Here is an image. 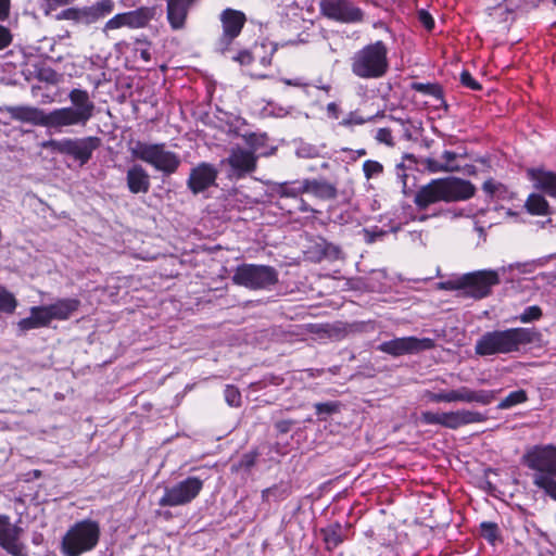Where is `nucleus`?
I'll list each match as a JSON object with an SVG mask.
<instances>
[{
	"mask_svg": "<svg viewBox=\"0 0 556 556\" xmlns=\"http://www.w3.org/2000/svg\"><path fill=\"white\" fill-rule=\"evenodd\" d=\"M101 138L97 136H88L85 138H64L62 140L51 139L42 146L53 152L68 155L80 165H85L92 157L93 151L101 147Z\"/></svg>",
	"mask_w": 556,
	"mask_h": 556,
	"instance_id": "1a4fd4ad",
	"label": "nucleus"
},
{
	"mask_svg": "<svg viewBox=\"0 0 556 556\" xmlns=\"http://www.w3.org/2000/svg\"><path fill=\"white\" fill-rule=\"evenodd\" d=\"M480 535L489 543L494 544L500 539V528L496 522L482 521L480 523Z\"/></svg>",
	"mask_w": 556,
	"mask_h": 556,
	"instance_id": "c9c22d12",
	"label": "nucleus"
},
{
	"mask_svg": "<svg viewBox=\"0 0 556 556\" xmlns=\"http://www.w3.org/2000/svg\"><path fill=\"white\" fill-rule=\"evenodd\" d=\"M257 46H254V49H241L238 52H233V50L228 53L226 56L231 59L233 62L239 63L240 65H250L254 62L255 59V50Z\"/></svg>",
	"mask_w": 556,
	"mask_h": 556,
	"instance_id": "4c0bfd02",
	"label": "nucleus"
},
{
	"mask_svg": "<svg viewBox=\"0 0 556 556\" xmlns=\"http://www.w3.org/2000/svg\"><path fill=\"white\" fill-rule=\"evenodd\" d=\"M498 392L500 390H472L467 387H460L456 390L442 391L439 393L427 390L424 396L432 403L465 402L490 405L494 402Z\"/></svg>",
	"mask_w": 556,
	"mask_h": 556,
	"instance_id": "9b49d317",
	"label": "nucleus"
},
{
	"mask_svg": "<svg viewBox=\"0 0 556 556\" xmlns=\"http://www.w3.org/2000/svg\"><path fill=\"white\" fill-rule=\"evenodd\" d=\"M303 190L321 201H332L338 198L337 182L326 178H305L303 179Z\"/></svg>",
	"mask_w": 556,
	"mask_h": 556,
	"instance_id": "aec40b11",
	"label": "nucleus"
},
{
	"mask_svg": "<svg viewBox=\"0 0 556 556\" xmlns=\"http://www.w3.org/2000/svg\"><path fill=\"white\" fill-rule=\"evenodd\" d=\"M135 51L139 52L140 58L143 61L149 62L151 60V53H150L149 48H136Z\"/></svg>",
	"mask_w": 556,
	"mask_h": 556,
	"instance_id": "69168bd1",
	"label": "nucleus"
},
{
	"mask_svg": "<svg viewBox=\"0 0 556 556\" xmlns=\"http://www.w3.org/2000/svg\"><path fill=\"white\" fill-rule=\"evenodd\" d=\"M217 174L212 164L201 163L191 168L187 186L193 194H199L215 184Z\"/></svg>",
	"mask_w": 556,
	"mask_h": 556,
	"instance_id": "6ab92c4d",
	"label": "nucleus"
},
{
	"mask_svg": "<svg viewBox=\"0 0 556 556\" xmlns=\"http://www.w3.org/2000/svg\"><path fill=\"white\" fill-rule=\"evenodd\" d=\"M226 403L231 407H240L242 405V396L240 390L233 384H227L224 390Z\"/></svg>",
	"mask_w": 556,
	"mask_h": 556,
	"instance_id": "ea45409f",
	"label": "nucleus"
},
{
	"mask_svg": "<svg viewBox=\"0 0 556 556\" xmlns=\"http://www.w3.org/2000/svg\"><path fill=\"white\" fill-rule=\"evenodd\" d=\"M457 159V154L453 151L445 150L442 153V163L447 164L451 167V172H455L459 169V166L455 163Z\"/></svg>",
	"mask_w": 556,
	"mask_h": 556,
	"instance_id": "13d9d810",
	"label": "nucleus"
},
{
	"mask_svg": "<svg viewBox=\"0 0 556 556\" xmlns=\"http://www.w3.org/2000/svg\"><path fill=\"white\" fill-rule=\"evenodd\" d=\"M389 70L388 47L382 40L364 46L351 58L352 73L363 79H378Z\"/></svg>",
	"mask_w": 556,
	"mask_h": 556,
	"instance_id": "39448f33",
	"label": "nucleus"
},
{
	"mask_svg": "<svg viewBox=\"0 0 556 556\" xmlns=\"http://www.w3.org/2000/svg\"><path fill=\"white\" fill-rule=\"evenodd\" d=\"M526 208L531 215L543 216L549 214V204L539 193H531L526 201Z\"/></svg>",
	"mask_w": 556,
	"mask_h": 556,
	"instance_id": "2f4dec72",
	"label": "nucleus"
},
{
	"mask_svg": "<svg viewBox=\"0 0 556 556\" xmlns=\"http://www.w3.org/2000/svg\"><path fill=\"white\" fill-rule=\"evenodd\" d=\"M124 26H127L125 12L118 13L114 15L112 18H110L104 25V30L117 29Z\"/></svg>",
	"mask_w": 556,
	"mask_h": 556,
	"instance_id": "8fccbe9b",
	"label": "nucleus"
},
{
	"mask_svg": "<svg viewBox=\"0 0 556 556\" xmlns=\"http://www.w3.org/2000/svg\"><path fill=\"white\" fill-rule=\"evenodd\" d=\"M195 0H167V21L175 30L184 27L188 12Z\"/></svg>",
	"mask_w": 556,
	"mask_h": 556,
	"instance_id": "5701e85b",
	"label": "nucleus"
},
{
	"mask_svg": "<svg viewBox=\"0 0 556 556\" xmlns=\"http://www.w3.org/2000/svg\"><path fill=\"white\" fill-rule=\"evenodd\" d=\"M291 494V485L289 482H279L262 491L263 502H281Z\"/></svg>",
	"mask_w": 556,
	"mask_h": 556,
	"instance_id": "c756f323",
	"label": "nucleus"
},
{
	"mask_svg": "<svg viewBox=\"0 0 556 556\" xmlns=\"http://www.w3.org/2000/svg\"><path fill=\"white\" fill-rule=\"evenodd\" d=\"M432 348H434V341L430 338L403 337L382 342L378 345V351L399 357L431 350Z\"/></svg>",
	"mask_w": 556,
	"mask_h": 556,
	"instance_id": "f3484780",
	"label": "nucleus"
},
{
	"mask_svg": "<svg viewBox=\"0 0 556 556\" xmlns=\"http://www.w3.org/2000/svg\"><path fill=\"white\" fill-rule=\"evenodd\" d=\"M498 392L500 390H472L467 387H460L456 390L442 391L439 393L427 390L424 396L432 403L465 402L490 405L494 402Z\"/></svg>",
	"mask_w": 556,
	"mask_h": 556,
	"instance_id": "f8f14e48",
	"label": "nucleus"
},
{
	"mask_svg": "<svg viewBox=\"0 0 556 556\" xmlns=\"http://www.w3.org/2000/svg\"><path fill=\"white\" fill-rule=\"evenodd\" d=\"M45 7V14L48 15L60 7L70 4L73 0H41Z\"/></svg>",
	"mask_w": 556,
	"mask_h": 556,
	"instance_id": "6e6d98bb",
	"label": "nucleus"
},
{
	"mask_svg": "<svg viewBox=\"0 0 556 556\" xmlns=\"http://www.w3.org/2000/svg\"><path fill=\"white\" fill-rule=\"evenodd\" d=\"M541 339L535 328L515 327L483 333L476 342L475 353L479 356L519 353L522 348Z\"/></svg>",
	"mask_w": 556,
	"mask_h": 556,
	"instance_id": "20e7f679",
	"label": "nucleus"
},
{
	"mask_svg": "<svg viewBox=\"0 0 556 556\" xmlns=\"http://www.w3.org/2000/svg\"><path fill=\"white\" fill-rule=\"evenodd\" d=\"M327 549L338 547L343 541L342 526L339 522L332 523L321 530Z\"/></svg>",
	"mask_w": 556,
	"mask_h": 556,
	"instance_id": "7c9ffc66",
	"label": "nucleus"
},
{
	"mask_svg": "<svg viewBox=\"0 0 556 556\" xmlns=\"http://www.w3.org/2000/svg\"><path fill=\"white\" fill-rule=\"evenodd\" d=\"M319 13L339 24H361L365 21L364 10L353 0H320Z\"/></svg>",
	"mask_w": 556,
	"mask_h": 556,
	"instance_id": "ddd939ff",
	"label": "nucleus"
},
{
	"mask_svg": "<svg viewBox=\"0 0 556 556\" xmlns=\"http://www.w3.org/2000/svg\"><path fill=\"white\" fill-rule=\"evenodd\" d=\"M203 480L188 477L177 484L166 488L159 501L162 507H176L191 503L202 491Z\"/></svg>",
	"mask_w": 556,
	"mask_h": 556,
	"instance_id": "dca6fc26",
	"label": "nucleus"
},
{
	"mask_svg": "<svg viewBox=\"0 0 556 556\" xmlns=\"http://www.w3.org/2000/svg\"><path fill=\"white\" fill-rule=\"evenodd\" d=\"M528 393L523 389L510 392L496 406L497 409H509L528 401Z\"/></svg>",
	"mask_w": 556,
	"mask_h": 556,
	"instance_id": "473e14b6",
	"label": "nucleus"
},
{
	"mask_svg": "<svg viewBox=\"0 0 556 556\" xmlns=\"http://www.w3.org/2000/svg\"><path fill=\"white\" fill-rule=\"evenodd\" d=\"M502 189H505L504 185L501 182H496L492 178L485 180L482 185V190L491 198H494L496 193Z\"/></svg>",
	"mask_w": 556,
	"mask_h": 556,
	"instance_id": "09e8293b",
	"label": "nucleus"
},
{
	"mask_svg": "<svg viewBox=\"0 0 556 556\" xmlns=\"http://www.w3.org/2000/svg\"><path fill=\"white\" fill-rule=\"evenodd\" d=\"M531 177L535 187L551 198L556 199V173L545 169H532Z\"/></svg>",
	"mask_w": 556,
	"mask_h": 556,
	"instance_id": "bb28decb",
	"label": "nucleus"
},
{
	"mask_svg": "<svg viewBox=\"0 0 556 556\" xmlns=\"http://www.w3.org/2000/svg\"><path fill=\"white\" fill-rule=\"evenodd\" d=\"M418 21L427 30H432L434 28V20L432 15L424 9L418 11Z\"/></svg>",
	"mask_w": 556,
	"mask_h": 556,
	"instance_id": "4d7b16f0",
	"label": "nucleus"
},
{
	"mask_svg": "<svg viewBox=\"0 0 556 556\" xmlns=\"http://www.w3.org/2000/svg\"><path fill=\"white\" fill-rule=\"evenodd\" d=\"M426 167L431 173L451 172V167L447 164H443L442 161L433 157H428L425 161Z\"/></svg>",
	"mask_w": 556,
	"mask_h": 556,
	"instance_id": "de8ad7c7",
	"label": "nucleus"
},
{
	"mask_svg": "<svg viewBox=\"0 0 556 556\" xmlns=\"http://www.w3.org/2000/svg\"><path fill=\"white\" fill-rule=\"evenodd\" d=\"M326 110L330 118L337 119L340 115V108L336 102H329Z\"/></svg>",
	"mask_w": 556,
	"mask_h": 556,
	"instance_id": "e2e57ef3",
	"label": "nucleus"
},
{
	"mask_svg": "<svg viewBox=\"0 0 556 556\" xmlns=\"http://www.w3.org/2000/svg\"><path fill=\"white\" fill-rule=\"evenodd\" d=\"M11 11V0H0V22L9 18Z\"/></svg>",
	"mask_w": 556,
	"mask_h": 556,
	"instance_id": "680f3d73",
	"label": "nucleus"
},
{
	"mask_svg": "<svg viewBox=\"0 0 556 556\" xmlns=\"http://www.w3.org/2000/svg\"><path fill=\"white\" fill-rule=\"evenodd\" d=\"M256 156L252 151L238 149L228 157L229 165L237 172L251 173L256 168Z\"/></svg>",
	"mask_w": 556,
	"mask_h": 556,
	"instance_id": "b1692460",
	"label": "nucleus"
},
{
	"mask_svg": "<svg viewBox=\"0 0 556 556\" xmlns=\"http://www.w3.org/2000/svg\"><path fill=\"white\" fill-rule=\"evenodd\" d=\"M520 464L531 471L532 484L556 502V445L540 443L528 446Z\"/></svg>",
	"mask_w": 556,
	"mask_h": 556,
	"instance_id": "f03ea898",
	"label": "nucleus"
},
{
	"mask_svg": "<svg viewBox=\"0 0 556 556\" xmlns=\"http://www.w3.org/2000/svg\"><path fill=\"white\" fill-rule=\"evenodd\" d=\"M298 210L301 213H312V212H314V210L311 207V205L301 197H300Z\"/></svg>",
	"mask_w": 556,
	"mask_h": 556,
	"instance_id": "0e129e2a",
	"label": "nucleus"
},
{
	"mask_svg": "<svg viewBox=\"0 0 556 556\" xmlns=\"http://www.w3.org/2000/svg\"><path fill=\"white\" fill-rule=\"evenodd\" d=\"M126 184L130 193H148L151 187L150 175L140 164H134L127 169Z\"/></svg>",
	"mask_w": 556,
	"mask_h": 556,
	"instance_id": "4be33fe9",
	"label": "nucleus"
},
{
	"mask_svg": "<svg viewBox=\"0 0 556 556\" xmlns=\"http://www.w3.org/2000/svg\"><path fill=\"white\" fill-rule=\"evenodd\" d=\"M13 41V35L4 25L0 24V51L7 49L12 45Z\"/></svg>",
	"mask_w": 556,
	"mask_h": 556,
	"instance_id": "603ef678",
	"label": "nucleus"
},
{
	"mask_svg": "<svg viewBox=\"0 0 556 556\" xmlns=\"http://www.w3.org/2000/svg\"><path fill=\"white\" fill-rule=\"evenodd\" d=\"M219 21L223 33L217 41V51L227 55L232 51L233 41L239 37L247 23V15L240 10L227 8L222 11Z\"/></svg>",
	"mask_w": 556,
	"mask_h": 556,
	"instance_id": "2eb2a0df",
	"label": "nucleus"
},
{
	"mask_svg": "<svg viewBox=\"0 0 556 556\" xmlns=\"http://www.w3.org/2000/svg\"><path fill=\"white\" fill-rule=\"evenodd\" d=\"M410 89L420 92L426 96H431L434 99H441L443 94V88L438 83H418L414 81L410 85Z\"/></svg>",
	"mask_w": 556,
	"mask_h": 556,
	"instance_id": "72a5a7b5",
	"label": "nucleus"
},
{
	"mask_svg": "<svg viewBox=\"0 0 556 556\" xmlns=\"http://www.w3.org/2000/svg\"><path fill=\"white\" fill-rule=\"evenodd\" d=\"M303 180L277 182L271 187V195L296 199L305 193Z\"/></svg>",
	"mask_w": 556,
	"mask_h": 556,
	"instance_id": "cd10ccee",
	"label": "nucleus"
},
{
	"mask_svg": "<svg viewBox=\"0 0 556 556\" xmlns=\"http://www.w3.org/2000/svg\"><path fill=\"white\" fill-rule=\"evenodd\" d=\"M80 304V300L76 298H64L49 304V308L53 320H67L75 312L78 311Z\"/></svg>",
	"mask_w": 556,
	"mask_h": 556,
	"instance_id": "a878e982",
	"label": "nucleus"
},
{
	"mask_svg": "<svg viewBox=\"0 0 556 556\" xmlns=\"http://www.w3.org/2000/svg\"><path fill=\"white\" fill-rule=\"evenodd\" d=\"M486 419L488 418L484 414L468 409H459L456 412L441 414L427 410L422 412L420 415V420L425 425H440L452 430H456L471 424L484 422Z\"/></svg>",
	"mask_w": 556,
	"mask_h": 556,
	"instance_id": "4468645a",
	"label": "nucleus"
},
{
	"mask_svg": "<svg viewBox=\"0 0 556 556\" xmlns=\"http://www.w3.org/2000/svg\"><path fill=\"white\" fill-rule=\"evenodd\" d=\"M29 312L40 328L48 327L53 320L49 305L33 306Z\"/></svg>",
	"mask_w": 556,
	"mask_h": 556,
	"instance_id": "e433bc0d",
	"label": "nucleus"
},
{
	"mask_svg": "<svg viewBox=\"0 0 556 556\" xmlns=\"http://www.w3.org/2000/svg\"><path fill=\"white\" fill-rule=\"evenodd\" d=\"M56 72L53 71L52 68H47V70H42L40 73H39V79L40 80H43V81H47V83H51V84H54L58 81L56 79Z\"/></svg>",
	"mask_w": 556,
	"mask_h": 556,
	"instance_id": "052dcab7",
	"label": "nucleus"
},
{
	"mask_svg": "<svg viewBox=\"0 0 556 556\" xmlns=\"http://www.w3.org/2000/svg\"><path fill=\"white\" fill-rule=\"evenodd\" d=\"M17 328L22 333H25L26 331H29L31 329H38L40 327L37 324L35 317L30 314L28 317L22 318L17 323Z\"/></svg>",
	"mask_w": 556,
	"mask_h": 556,
	"instance_id": "3c124183",
	"label": "nucleus"
},
{
	"mask_svg": "<svg viewBox=\"0 0 556 556\" xmlns=\"http://www.w3.org/2000/svg\"><path fill=\"white\" fill-rule=\"evenodd\" d=\"M459 80H460V84L470 89V90H475V91H478V90H481L482 89V85L477 81L472 75L470 74L469 71L467 70H464L462 73H460V77H459Z\"/></svg>",
	"mask_w": 556,
	"mask_h": 556,
	"instance_id": "a18cd8bd",
	"label": "nucleus"
},
{
	"mask_svg": "<svg viewBox=\"0 0 556 556\" xmlns=\"http://www.w3.org/2000/svg\"><path fill=\"white\" fill-rule=\"evenodd\" d=\"M501 283L500 275L493 269H481L464 274L454 288H465V295L482 300L492 293V288Z\"/></svg>",
	"mask_w": 556,
	"mask_h": 556,
	"instance_id": "9d476101",
	"label": "nucleus"
},
{
	"mask_svg": "<svg viewBox=\"0 0 556 556\" xmlns=\"http://www.w3.org/2000/svg\"><path fill=\"white\" fill-rule=\"evenodd\" d=\"M365 119L358 115L356 112H350L346 117H344L339 125L343 127H351L354 125H363Z\"/></svg>",
	"mask_w": 556,
	"mask_h": 556,
	"instance_id": "5fc2aeb1",
	"label": "nucleus"
},
{
	"mask_svg": "<svg viewBox=\"0 0 556 556\" xmlns=\"http://www.w3.org/2000/svg\"><path fill=\"white\" fill-rule=\"evenodd\" d=\"M294 425L295 421L292 419H282L275 422V429L278 433L285 434L288 433Z\"/></svg>",
	"mask_w": 556,
	"mask_h": 556,
	"instance_id": "bf43d9fd",
	"label": "nucleus"
},
{
	"mask_svg": "<svg viewBox=\"0 0 556 556\" xmlns=\"http://www.w3.org/2000/svg\"><path fill=\"white\" fill-rule=\"evenodd\" d=\"M476 190L471 181L459 177L434 178L416 191L413 202L419 211H425L440 202L467 201L476 194Z\"/></svg>",
	"mask_w": 556,
	"mask_h": 556,
	"instance_id": "7ed1b4c3",
	"label": "nucleus"
},
{
	"mask_svg": "<svg viewBox=\"0 0 556 556\" xmlns=\"http://www.w3.org/2000/svg\"><path fill=\"white\" fill-rule=\"evenodd\" d=\"M18 305L15 295L0 285V313L13 314Z\"/></svg>",
	"mask_w": 556,
	"mask_h": 556,
	"instance_id": "f704fd0d",
	"label": "nucleus"
},
{
	"mask_svg": "<svg viewBox=\"0 0 556 556\" xmlns=\"http://www.w3.org/2000/svg\"><path fill=\"white\" fill-rule=\"evenodd\" d=\"M519 4L515 0H503L501 3L488 9V15L491 22L501 26L502 29H508L516 21V11Z\"/></svg>",
	"mask_w": 556,
	"mask_h": 556,
	"instance_id": "412c9836",
	"label": "nucleus"
},
{
	"mask_svg": "<svg viewBox=\"0 0 556 556\" xmlns=\"http://www.w3.org/2000/svg\"><path fill=\"white\" fill-rule=\"evenodd\" d=\"M260 456V452L255 448L253 451H250L248 453H244L241 458L239 459V462L237 464H233L232 465V470L233 471H238V470H250L255 464H256V460H257V457Z\"/></svg>",
	"mask_w": 556,
	"mask_h": 556,
	"instance_id": "58836bf2",
	"label": "nucleus"
},
{
	"mask_svg": "<svg viewBox=\"0 0 556 556\" xmlns=\"http://www.w3.org/2000/svg\"><path fill=\"white\" fill-rule=\"evenodd\" d=\"M127 27L142 28L149 24L153 17V10L148 7H141L137 10L125 12Z\"/></svg>",
	"mask_w": 556,
	"mask_h": 556,
	"instance_id": "c85d7f7f",
	"label": "nucleus"
},
{
	"mask_svg": "<svg viewBox=\"0 0 556 556\" xmlns=\"http://www.w3.org/2000/svg\"><path fill=\"white\" fill-rule=\"evenodd\" d=\"M115 8L113 0H99L89 7L81 8L83 23L92 24L111 14Z\"/></svg>",
	"mask_w": 556,
	"mask_h": 556,
	"instance_id": "393cba45",
	"label": "nucleus"
},
{
	"mask_svg": "<svg viewBox=\"0 0 556 556\" xmlns=\"http://www.w3.org/2000/svg\"><path fill=\"white\" fill-rule=\"evenodd\" d=\"M383 165L375 160H366L363 163V173L367 180L372 179L383 173Z\"/></svg>",
	"mask_w": 556,
	"mask_h": 556,
	"instance_id": "a19ab883",
	"label": "nucleus"
},
{
	"mask_svg": "<svg viewBox=\"0 0 556 556\" xmlns=\"http://www.w3.org/2000/svg\"><path fill=\"white\" fill-rule=\"evenodd\" d=\"M528 265H529V263H519V262H517V263L510 264L509 265V269H518V270H520L522 273H526L527 271L526 267Z\"/></svg>",
	"mask_w": 556,
	"mask_h": 556,
	"instance_id": "774afa93",
	"label": "nucleus"
},
{
	"mask_svg": "<svg viewBox=\"0 0 556 556\" xmlns=\"http://www.w3.org/2000/svg\"><path fill=\"white\" fill-rule=\"evenodd\" d=\"M100 526L91 519L75 522L64 534L61 541L63 556H80L92 551L100 540Z\"/></svg>",
	"mask_w": 556,
	"mask_h": 556,
	"instance_id": "0eeeda50",
	"label": "nucleus"
},
{
	"mask_svg": "<svg viewBox=\"0 0 556 556\" xmlns=\"http://www.w3.org/2000/svg\"><path fill=\"white\" fill-rule=\"evenodd\" d=\"M376 140L381 143H384L389 147L394 146L392 130L390 128H379L376 134Z\"/></svg>",
	"mask_w": 556,
	"mask_h": 556,
	"instance_id": "864d4df0",
	"label": "nucleus"
},
{
	"mask_svg": "<svg viewBox=\"0 0 556 556\" xmlns=\"http://www.w3.org/2000/svg\"><path fill=\"white\" fill-rule=\"evenodd\" d=\"M23 529L12 525L8 515L0 514V546L12 556H27L20 541Z\"/></svg>",
	"mask_w": 556,
	"mask_h": 556,
	"instance_id": "a211bd4d",
	"label": "nucleus"
},
{
	"mask_svg": "<svg viewBox=\"0 0 556 556\" xmlns=\"http://www.w3.org/2000/svg\"><path fill=\"white\" fill-rule=\"evenodd\" d=\"M324 252L326 255H332V256L337 257L338 254L340 253V249L332 244H326Z\"/></svg>",
	"mask_w": 556,
	"mask_h": 556,
	"instance_id": "338daca9",
	"label": "nucleus"
},
{
	"mask_svg": "<svg viewBox=\"0 0 556 556\" xmlns=\"http://www.w3.org/2000/svg\"><path fill=\"white\" fill-rule=\"evenodd\" d=\"M490 473H493V475H498V469H495V468H486L484 469L483 471V480H482V489L490 495H494L495 492H496V486L495 484L489 480V475Z\"/></svg>",
	"mask_w": 556,
	"mask_h": 556,
	"instance_id": "49530a36",
	"label": "nucleus"
},
{
	"mask_svg": "<svg viewBox=\"0 0 556 556\" xmlns=\"http://www.w3.org/2000/svg\"><path fill=\"white\" fill-rule=\"evenodd\" d=\"M341 403L338 401L316 403L314 405L315 413L319 419H324L323 415H332L340 412Z\"/></svg>",
	"mask_w": 556,
	"mask_h": 556,
	"instance_id": "79ce46f5",
	"label": "nucleus"
},
{
	"mask_svg": "<svg viewBox=\"0 0 556 556\" xmlns=\"http://www.w3.org/2000/svg\"><path fill=\"white\" fill-rule=\"evenodd\" d=\"M542 316V308L539 305H531L523 309L518 319L523 324H528L541 319Z\"/></svg>",
	"mask_w": 556,
	"mask_h": 556,
	"instance_id": "37998d69",
	"label": "nucleus"
},
{
	"mask_svg": "<svg viewBox=\"0 0 556 556\" xmlns=\"http://www.w3.org/2000/svg\"><path fill=\"white\" fill-rule=\"evenodd\" d=\"M68 99L71 106L54 109L48 113L31 105H2L0 113L7 114L11 121L54 130L75 125L85 126L92 118L96 109L88 91L74 88L70 91Z\"/></svg>",
	"mask_w": 556,
	"mask_h": 556,
	"instance_id": "f257e3e1",
	"label": "nucleus"
},
{
	"mask_svg": "<svg viewBox=\"0 0 556 556\" xmlns=\"http://www.w3.org/2000/svg\"><path fill=\"white\" fill-rule=\"evenodd\" d=\"M58 21H73L75 23L83 22L81 9L79 8H67L62 10L55 15Z\"/></svg>",
	"mask_w": 556,
	"mask_h": 556,
	"instance_id": "c03bdc74",
	"label": "nucleus"
},
{
	"mask_svg": "<svg viewBox=\"0 0 556 556\" xmlns=\"http://www.w3.org/2000/svg\"><path fill=\"white\" fill-rule=\"evenodd\" d=\"M231 281L251 291L271 290L279 282V273L270 265L243 263L235 268Z\"/></svg>",
	"mask_w": 556,
	"mask_h": 556,
	"instance_id": "6e6552de",
	"label": "nucleus"
},
{
	"mask_svg": "<svg viewBox=\"0 0 556 556\" xmlns=\"http://www.w3.org/2000/svg\"><path fill=\"white\" fill-rule=\"evenodd\" d=\"M130 154L166 177L175 174L181 165L179 154L168 150L165 142L149 143L137 140L130 148Z\"/></svg>",
	"mask_w": 556,
	"mask_h": 556,
	"instance_id": "423d86ee",
	"label": "nucleus"
}]
</instances>
